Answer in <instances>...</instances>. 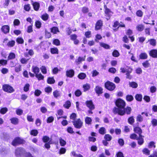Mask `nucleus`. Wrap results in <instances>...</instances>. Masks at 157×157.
I'll return each instance as SVG.
<instances>
[{
    "label": "nucleus",
    "instance_id": "6e6d98bb",
    "mask_svg": "<svg viewBox=\"0 0 157 157\" xmlns=\"http://www.w3.org/2000/svg\"><path fill=\"white\" fill-rule=\"evenodd\" d=\"M82 92L79 90H77L75 92V95L77 97H79L82 94Z\"/></svg>",
    "mask_w": 157,
    "mask_h": 157
},
{
    "label": "nucleus",
    "instance_id": "1a4fd4ad",
    "mask_svg": "<svg viewBox=\"0 0 157 157\" xmlns=\"http://www.w3.org/2000/svg\"><path fill=\"white\" fill-rule=\"evenodd\" d=\"M134 129L133 130L135 132L138 134L139 135V136L140 137H144V136H143L141 135V133H142V131L141 128L138 126L135 127L133 126Z\"/></svg>",
    "mask_w": 157,
    "mask_h": 157
},
{
    "label": "nucleus",
    "instance_id": "58836bf2",
    "mask_svg": "<svg viewBox=\"0 0 157 157\" xmlns=\"http://www.w3.org/2000/svg\"><path fill=\"white\" fill-rule=\"evenodd\" d=\"M38 133V131L36 129H34L31 131L30 134L34 136H36Z\"/></svg>",
    "mask_w": 157,
    "mask_h": 157
},
{
    "label": "nucleus",
    "instance_id": "e433bc0d",
    "mask_svg": "<svg viewBox=\"0 0 157 157\" xmlns=\"http://www.w3.org/2000/svg\"><path fill=\"white\" fill-rule=\"evenodd\" d=\"M59 143L60 145L62 146H64L66 144V142L61 137L59 138Z\"/></svg>",
    "mask_w": 157,
    "mask_h": 157
},
{
    "label": "nucleus",
    "instance_id": "b1692460",
    "mask_svg": "<svg viewBox=\"0 0 157 157\" xmlns=\"http://www.w3.org/2000/svg\"><path fill=\"white\" fill-rule=\"evenodd\" d=\"M148 42H149L150 45L154 46L156 44V40L154 39H151L148 40Z\"/></svg>",
    "mask_w": 157,
    "mask_h": 157
},
{
    "label": "nucleus",
    "instance_id": "680f3d73",
    "mask_svg": "<svg viewBox=\"0 0 157 157\" xmlns=\"http://www.w3.org/2000/svg\"><path fill=\"white\" fill-rule=\"evenodd\" d=\"M118 143L120 145L122 146L124 145V141L123 139H120L118 140Z\"/></svg>",
    "mask_w": 157,
    "mask_h": 157
},
{
    "label": "nucleus",
    "instance_id": "f8f14e48",
    "mask_svg": "<svg viewBox=\"0 0 157 157\" xmlns=\"http://www.w3.org/2000/svg\"><path fill=\"white\" fill-rule=\"evenodd\" d=\"M75 72L72 69L67 70L66 71V75L70 78H72L74 75Z\"/></svg>",
    "mask_w": 157,
    "mask_h": 157
},
{
    "label": "nucleus",
    "instance_id": "bf43d9fd",
    "mask_svg": "<svg viewBox=\"0 0 157 157\" xmlns=\"http://www.w3.org/2000/svg\"><path fill=\"white\" fill-rule=\"evenodd\" d=\"M136 15L139 17H142L143 15V12L140 10H138L136 12Z\"/></svg>",
    "mask_w": 157,
    "mask_h": 157
},
{
    "label": "nucleus",
    "instance_id": "7c9ffc66",
    "mask_svg": "<svg viewBox=\"0 0 157 157\" xmlns=\"http://www.w3.org/2000/svg\"><path fill=\"white\" fill-rule=\"evenodd\" d=\"M86 75L84 73H82L79 74L78 75V77L80 79H84L86 77Z\"/></svg>",
    "mask_w": 157,
    "mask_h": 157
},
{
    "label": "nucleus",
    "instance_id": "37998d69",
    "mask_svg": "<svg viewBox=\"0 0 157 157\" xmlns=\"http://www.w3.org/2000/svg\"><path fill=\"white\" fill-rule=\"evenodd\" d=\"M126 99L128 101H131L133 99V97L132 95H128L126 96Z\"/></svg>",
    "mask_w": 157,
    "mask_h": 157
},
{
    "label": "nucleus",
    "instance_id": "f704fd0d",
    "mask_svg": "<svg viewBox=\"0 0 157 157\" xmlns=\"http://www.w3.org/2000/svg\"><path fill=\"white\" fill-rule=\"evenodd\" d=\"M42 140L44 142L47 143L50 140L49 137L47 136H44L42 138Z\"/></svg>",
    "mask_w": 157,
    "mask_h": 157
},
{
    "label": "nucleus",
    "instance_id": "c03bdc74",
    "mask_svg": "<svg viewBox=\"0 0 157 157\" xmlns=\"http://www.w3.org/2000/svg\"><path fill=\"white\" fill-rule=\"evenodd\" d=\"M42 19L44 21L47 20L48 18V15L46 13H45L41 16Z\"/></svg>",
    "mask_w": 157,
    "mask_h": 157
},
{
    "label": "nucleus",
    "instance_id": "5701e85b",
    "mask_svg": "<svg viewBox=\"0 0 157 157\" xmlns=\"http://www.w3.org/2000/svg\"><path fill=\"white\" fill-rule=\"evenodd\" d=\"M53 95L55 98H57L60 96V93L59 91L56 90L53 92Z\"/></svg>",
    "mask_w": 157,
    "mask_h": 157
},
{
    "label": "nucleus",
    "instance_id": "a211bd4d",
    "mask_svg": "<svg viewBox=\"0 0 157 157\" xmlns=\"http://www.w3.org/2000/svg\"><path fill=\"white\" fill-rule=\"evenodd\" d=\"M85 123L88 125L91 124L92 121L91 118L88 117H86L85 118Z\"/></svg>",
    "mask_w": 157,
    "mask_h": 157
},
{
    "label": "nucleus",
    "instance_id": "a19ab883",
    "mask_svg": "<svg viewBox=\"0 0 157 157\" xmlns=\"http://www.w3.org/2000/svg\"><path fill=\"white\" fill-rule=\"evenodd\" d=\"M35 76L39 80L43 79L44 78V76L42 75L41 73L36 75Z\"/></svg>",
    "mask_w": 157,
    "mask_h": 157
},
{
    "label": "nucleus",
    "instance_id": "aec40b11",
    "mask_svg": "<svg viewBox=\"0 0 157 157\" xmlns=\"http://www.w3.org/2000/svg\"><path fill=\"white\" fill-rule=\"evenodd\" d=\"M51 32L54 34H56L57 32H59L58 28L56 27H54L51 28Z\"/></svg>",
    "mask_w": 157,
    "mask_h": 157
},
{
    "label": "nucleus",
    "instance_id": "bb28decb",
    "mask_svg": "<svg viewBox=\"0 0 157 157\" xmlns=\"http://www.w3.org/2000/svg\"><path fill=\"white\" fill-rule=\"evenodd\" d=\"M135 120L134 118V117L132 116L128 118V123L131 125H132L134 122Z\"/></svg>",
    "mask_w": 157,
    "mask_h": 157
},
{
    "label": "nucleus",
    "instance_id": "338daca9",
    "mask_svg": "<svg viewBox=\"0 0 157 157\" xmlns=\"http://www.w3.org/2000/svg\"><path fill=\"white\" fill-rule=\"evenodd\" d=\"M130 138L133 139H137L138 138V136L136 134L133 133L131 135Z\"/></svg>",
    "mask_w": 157,
    "mask_h": 157
},
{
    "label": "nucleus",
    "instance_id": "4be33fe9",
    "mask_svg": "<svg viewBox=\"0 0 157 157\" xmlns=\"http://www.w3.org/2000/svg\"><path fill=\"white\" fill-rule=\"evenodd\" d=\"M54 144V143L52 142V139H51L50 140L48 143H46L45 144L44 147L45 148L48 149L50 147V144Z\"/></svg>",
    "mask_w": 157,
    "mask_h": 157
},
{
    "label": "nucleus",
    "instance_id": "423d86ee",
    "mask_svg": "<svg viewBox=\"0 0 157 157\" xmlns=\"http://www.w3.org/2000/svg\"><path fill=\"white\" fill-rule=\"evenodd\" d=\"M116 106L118 107L117 108L123 109L125 106V103L123 100L118 99L116 101Z\"/></svg>",
    "mask_w": 157,
    "mask_h": 157
},
{
    "label": "nucleus",
    "instance_id": "c756f323",
    "mask_svg": "<svg viewBox=\"0 0 157 157\" xmlns=\"http://www.w3.org/2000/svg\"><path fill=\"white\" fill-rule=\"evenodd\" d=\"M99 132L102 135L106 133L105 129L103 127L101 128L99 130Z\"/></svg>",
    "mask_w": 157,
    "mask_h": 157
},
{
    "label": "nucleus",
    "instance_id": "e2e57ef3",
    "mask_svg": "<svg viewBox=\"0 0 157 157\" xmlns=\"http://www.w3.org/2000/svg\"><path fill=\"white\" fill-rule=\"evenodd\" d=\"M82 11L83 13H87L89 12L88 8L87 7H84L82 8Z\"/></svg>",
    "mask_w": 157,
    "mask_h": 157
},
{
    "label": "nucleus",
    "instance_id": "9d476101",
    "mask_svg": "<svg viewBox=\"0 0 157 157\" xmlns=\"http://www.w3.org/2000/svg\"><path fill=\"white\" fill-rule=\"evenodd\" d=\"M85 104L86 106L88 107L89 109H95L94 105L93 104L92 101H86Z\"/></svg>",
    "mask_w": 157,
    "mask_h": 157
},
{
    "label": "nucleus",
    "instance_id": "473e14b6",
    "mask_svg": "<svg viewBox=\"0 0 157 157\" xmlns=\"http://www.w3.org/2000/svg\"><path fill=\"white\" fill-rule=\"evenodd\" d=\"M104 139L107 141H110L112 139V137L109 134H106L104 137Z\"/></svg>",
    "mask_w": 157,
    "mask_h": 157
},
{
    "label": "nucleus",
    "instance_id": "864d4df0",
    "mask_svg": "<svg viewBox=\"0 0 157 157\" xmlns=\"http://www.w3.org/2000/svg\"><path fill=\"white\" fill-rule=\"evenodd\" d=\"M100 45L106 49H109V46L108 44L104 43H101Z\"/></svg>",
    "mask_w": 157,
    "mask_h": 157
},
{
    "label": "nucleus",
    "instance_id": "de8ad7c7",
    "mask_svg": "<svg viewBox=\"0 0 157 157\" xmlns=\"http://www.w3.org/2000/svg\"><path fill=\"white\" fill-rule=\"evenodd\" d=\"M119 53L117 50H115L112 53L113 56L115 57H117L119 56Z\"/></svg>",
    "mask_w": 157,
    "mask_h": 157
},
{
    "label": "nucleus",
    "instance_id": "7ed1b4c3",
    "mask_svg": "<svg viewBox=\"0 0 157 157\" xmlns=\"http://www.w3.org/2000/svg\"><path fill=\"white\" fill-rule=\"evenodd\" d=\"M75 127L76 128L80 129L83 125V122L80 119H78L72 121Z\"/></svg>",
    "mask_w": 157,
    "mask_h": 157
},
{
    "label": "nucleus",
    "instance_id": "4468645a",
    "mask_svg": "<svg viewBox=\"0 0 157 157\" xmlns=\"http://www.w3.org/2000/svg\"><path fill=\"white\" fill-rule=\"evenodd\" d=\"M150 56L153 58H157V50L153 49L150 51L149 53Z\"/></svg>",
    "mask_w": 157,
    "mask_h": 157
},
{
    "label": "nucleus",
    "instance_id": "603ef678",
    "mask_svg": "<svg viewBox=\"0 0 157 157\" xmlns=\"http://www.w3.org/2000/svg\"><path fill=\"white\" fill-rule=\"evenodd\" d=\"M16 42L19 44H22L24 43V40L22 38L18 37L17 38Z\"/></svg>",
    "mask_w": 157,
    "mask_h": 157
},
{
    "label": "nucleus",
    "instance_id": "49530a36",
    "mask_svg": "<svg viewBox=\"0 0 157 157\" xmlns=\"http://www.w3.org/2000/svg\"><path fill=\"white\" fill-rule=\"evenodd\" d=\"M8 111L7 108H3L1 109L0 110V113L2 114H5Z\"/></svg>",
    "mask_w": 157,
    "mask_h": 157
},
{
    "label": "nucleus",
    "instance_id": "0eeeda50",
    "mask_svg": "<svg viewBox=\"0 0 157 157\" xmlns=\"http://www.w3.org/2000/svg\"><path fill=\"white\" fill-rule=\"evenodd\" d=\"M2 89L4 91L9 93H12L14 91L13 88L8 84L4 85L2 86Z\"/></svg>",
    "mask_w": 157,
    "mask_h": 157
},
{
    "label": "nucleus",
    "instance_id": "2eb2a0df",
    "mask_svg": "<svg viewBox=\"0 0 157 157\" xmlns=\"http://www.w3.org/2000/svg\"><path fill=\"white\" fill-rule=\"evenodd\" d=\"M102 25V21L99 20L96 23L95 29L96 30H98L100 29Z\"/></svg>",
    "mask_w": 157,
    "mask_h": 157
},
{
    "label": "nucleus",
    "instance_id": "72a5a7b5",
    "mask_svg": "<svg viewBox=\"0 0 157 157\" xmlns=\"http://www.w3.org/2000/svg\"><path fill=\"white\" fill-rule=\"evenodd\" d=\"M135 98L136 100L138 101H141L142 100V96L141 94H137L136 95Z\"/></svg>",
    "mask_w": 157,
    "mask_h": 157
},
{
    "label": "nucleus",
    "instance_id": "f3484780",
    "mask_svg": "<svg viewBox=\"0 0 157 157\" xmlns=\"http://www.w3.org/2000/svg\"><path fill=\"white\" fill-rule=\"evenodd\" d=\"M32 70L33 71L35 74H38L40 71V69L38 67L33 66L32 67Z\"/></svg>",
    "mask_w": 157,
    "mask_h": 157
},
{
    "label": "nucleus",
    "instance_id": "dca6fc26",
    "mask_svg": "<svg viewBox=\"0 0 157 157\" xmlns=\"http://www.w3.org/2000/svg\"><path fill=\"white\" fill-rule=\"evenodd\" d=\"M32 5L35 10L37 11L38 10L40 6L39 3L37 2H33Z\"/></svg>",
    "mask_w": 157,
    "mask_h": 157
},
{
    "label": "nucleus",
    "instance_id": "4d7b16f0",
    "mask_svg": "<svg viewBox=\"0 0 157 157\" xmlns=\"http://www.w3.org/2000/svg\"><path fill=\"white\" fill-rule=\"evenodd\" d=\"M142 65L145 68H147L149 67L150 64L149 63L148 61H146L143 63Z\"/></svg>",
    "mask_w": 157,
    "mask_h": 157
},
{
    "label": "nucleus",
    "instance_id": "cd10ccee",
    "mask_svg": "<svg viewBox=\"0 0 157 157\" xmlns=\"http://www.w3.org/2000/svg\"><path fill=\"white\" fill-rule=\"evenodd\" d=\"M144 137H140L139 136V138L137 139L138 140V143L139 145H142L144 143V139L142 138Z\"/></svg>",
    "mask_w": 157,
    "mask_h": 157
},
{
    "label": "nucleus",
    "instance_id": "2f4dec72",
    "mask_svg": "<svg viewBox=\"0 0 157 157\" xmlns=\"http://www.w3.org/2000/svg\"><path fill=\"white\" fill-rule=\"evenodd\" d=\"M71 105V103L70 101H67L64 104L63 106L65 108L68 109L70 107Z\"/></svg>",
    "mask_w": 157,
    "mask_h": 157
},
{
    "label": "nucleus",
    "instance_id": "774afa93",
    "mask_svg": "<svg viewBox=\"0 0 157 157\" xmlns=\"http://www.w3.org/2000/svg\"><path fill=\"white\" fill-rule=\"evenodd\" d=\"M41 23L39 21H36L35 22L36 27L38 28H40L41 26Z\"/></svg>",
    "mask_w": 157,
    "mask_h": 157
},
{
    "label": "nucleus",
    "instance_id": "69168bd1",
    "mask_svg": "<svg viewBox=\"0 0 157 157\" xmlns=\"http://www.w3.org/2000/svg\"><path fill=\"white\" fill-rule=\"evenodd\" d=\"M29 84H26L24 88V90L25 92H27L29 90Z\"/></svg>",
    "mask_w": 157,
    "mask_h": 157
},
{
    "label": "nucleus",
    "instance_id": "79ce46f5",
    "mask_svg": "<svg viewBox=\"0 0 157 157\" xmlns=\"http://www.w3.org/2000/svg\"><path fill=\"white\" fill-rule=\"evenodd\" d=\"M136 28L138 31H141L143 30L144 28V26L141 25H139L136 26Z\"/></svg>",
    "mask_w": 157,
    "mask_h": 157
},
{
    "label": "nucleus",
    "instance_id": "ea45409f",
    "mask_svg": "<svg viewBox=\"0 0 157 157\" xmlns=\"http://www.w3.org/2000/svg\"><path fill=\"white\" fill-rule=\"evenodd\" d=\"M15 44V41L14 40H12L9 41L8 42L7 44V45L10 47H13L14 45Z\"/></svg>",
    "mask_w": 157,
    "mask_h": 157
},
{
    "label": "nucleus",
    "instance_id": "393cba45",
    "mask_svg": "<svg viewBox=\"0 0 157 157\" xmlns=\"http://www.w3.org/2000/svg\"><path fill=\"white\" fill-rule=\"evenodd\" d=\"M83 87L84 88V91H86L90 89V84L86 83L83 85Z\"/></svg>",
    "mask_w": 157,
    "mask_h": 157
},
{
    "label": "nucleus",
    "instance_id": "f257e3e1",
    "mask_svg": "<svg viewBox=\"0 0 157 157\" xmlns=\"http://www.w3.org/2000/svg\"><path fill=\"white\" fill-rule=\"evenodd\" d=\"M132 110L131 108L128 106H127L125 108L124 107L123 109L115 107L113 109V112L115 114L117 113L120 115L123 116L125 113L127 115L130 114Z\"/></svg>",
    "mask_w": 157,
    "mask_h": 157
},
{
    "label": "nucleus",
    "instance_id": "4c0bfd02",
    "mask_svg": "<svg viewBox=\"0 0 157 157\" xmlns=\"http://www.w3.org/2000/svg\"><path fill=\"white\" fill-rule=\"evenodd\" d=\"M129 85L130 86L133 88H136L138 86L137 84L134 82H129Z\"/></svg>",
    "mask_w": 157,
    "mask_h": 157
},
{
    "label": "nucleus",
    "instance_id": "ddd939ff",
    "mask_svg": "<svg viewBox=\"0 0 157 157\" xmlns=\"http://www.w3.org/2000/svg\"><path fill=\"white\" fill-rule=\"evenodd\" d=\"M94 90L96 93L98 95L103 93V89L99 86H96L94 89Z\"/></svg>",
    "mask_w": 157,
    "mask_h": 157
},
{
    "label": "nucleus",
    "instance_id": "a878e982",
    "mask_svg": "<svg viewBox=\"0 0 157 157\" xmlns=\"http://www.w3.org/2000/svg\"><path fill=\"white\" fill-rule=\"evenodd\" d=\"M55 81L53 77H49L47 80V82L48 84H53L55 82Z\"/></svg>",
    "mask_w": 157,
    "mask_h": 157
},
{
    "label": "nucleus",
    "instance_id": "5fc2aeb1",
    "mask_svg": "<svg viewBox=\"0 0 157 157\" xmlns=\"http://www.w3.org/2000/svg\"><path fill=\"white\" fill-rule=\"evenodd\" d=\"M53 44L56 46H58L60 45V42L59 40L56 39L54 40Z\"/></svg>",
    "mask_w": 157,
    "mask_h": 157
},
{
    "label": "nucleus",
    "instance_id": "f03ea898",
    "mask_svg": "<svg viewBox=\"0 0 157 157\" xmlns=\"http://www.w3.org/2000/svg\"><path fill=\"white\" fill-rule=\"evenodd\" d=\"M26 152L22 147L17 148L15 150V154L17 157H21L25 155Z\"/></svg>",
    "mask_w": 157,
    "mask_h": 157
},
{
    "label": "nucleus",
    "instance_id": "13d9d810",
    "mask_svg": "<svg viewBox=\"0 0 157 157\" xmlns=\"http://www.w3.org/2000/svg\"><path fill=\"white\" fill-rule=\"evenodd\" d=\"M108 71L109 72L114 74L116 73V69L114 67H111L109 69Z\"/></svg>",
    "mask_w": 157,
    "mask_h": 157
},
{
    "label": "nucleus",
    "instance_id": "a18cd8bd",
    "mask_svg": "<svg viewBox=\"0 0 157 157\" xmlns=\"http://www.w3.org/2000/svg\"><path fill=\"white\" fill-rule=\"evenodd\" d=\"M136 121L139 122H142L143 121V117L140 115H138L136 118Z\"/></svg>",
    "mask_w": 157,
    "mask_h": 157
},
{
    "label": "nucleus",
    "instance_id": "09e8293b",
    "mask_svg": "<svg viewBox=\"0 0 157 157\" xmlns=\"http://www.w3.org/2000/svg\"><path fill=\"white\" fill-rule=\"evenodd\" d=\"M51 52L53 54H58V49L56 48H52L51 49Z\"/></svg>",
    "mask_w": 157,
    "mask_h": 157
},
{
    "label": "nucleus",
    "instance_id": "052dcab7",
    "mask_svg": "<svg viewBox=\"0 0 157 157\" xmlns=\"http://www.w3.org/2000/svg\"><path fill=\"white\" fill-rule=\"evenodd\" d=\"M143 152L144 154H146L147 155H149L150 154V151L148 149L145 148L143 150Z\"/></svg>",
    "mask_w": 157,
    "mask_h": 157
},
{
    "label": "nucleus",
    "instance_id": "c9c22d12",
    "mask_svg": "<svg viewBox=\"0 0 157 157\" xmlns=\"http://www.w3.org/2000/svg\"><path fill=\"white\" fill-rule=\"evenodd\" d=\"M15 57V55L13 53H10L9 56L8 57V59H14Z\"/></svg>",
    "mask_w": 157,
    "mask_h": 157
},
{
    "label": "nucleus",
    "instance_id": "20e7f679",
    "mask_svg": "<svg viewBox=\"0 0 157 157\" xmlns=\"http://www.w3.org/2000/svg\"><path fill=\"white\" fill-rule=\"evenodd\" d=\"M25 140L19 137H17L14 139L12 142V144L13 146H16L19 144H24Z\"/></svg>",
    "mask_w": 157,
    "mask_h": 157
},
{
    "label": "nucleus",
    "instance_id": "6ab92c4d",
    "mask_svg": "<svg viewBox=\"0 0 157 157\" xmlns=\"http://www.w3.org/2000/svg\"><path fill=\"white\" fill-rule=\"evenodd\" d=\"M11 123L13 124L16 125L18 124L19 120L18 118L16 117H13L10 119Z\"/></svg>",
    "mask_w": 157,
    "mask_h": 157
},
{
    "label": "nucleus",
    "instance_id": "0e129e2a",
    "mask_svg": "<svg viewBox=\"0 0 157 157\" xmlns=\"http://www.w3.org/2000/svg\"><path fill=\"white\" fill-rule=\"evenodd\" d=\"M66 151V149L65 148H61L59 151V153L60 154H64Z\"/></svg>",
    "mask_w": 157,
    "mask_h": 157
},
{
    "label": "nucleus",
    "instance_id": "c85d7f7f",
    "mask_svg": "<svg viewBox=\"0 0 157 157\" xmlns=\"http://www.w3.org/2000/svg\"><path fill=\"white\" fill-rule=\"evenodd\" d=\"M147 56L146 53H142L140 55V58L141 59H145L147 58Z\"/></svg>",
    "mask_w": 157,
    "mask_h": 157
},
{
    "label": "nucleus",
    "instance_id": "3c124183",
    "mask_svg": "<svg viewBox=\"0 0 157 157\" xmlns=\"http://www.w3.org/2000/svg\"><path fill=\"white\" fill-rule=\"evenodd\" d=\"M54 120V118L52 116L49 117L47 119V123H50L52 122Z\"/></svg>",
    "mask_w": 157,
    "mask_h": 157
},
{
    "label": "nucleus",
    "instance_id": "9b49d317",
    "mask_svg": "<svg viewBox=\"0 0 157 157\" xmlns=\"http://www.w3.org/2000/svg\"><path fill=\"white\" fill-rule=\"evenodd\" d=\"M1 30L5 34H7L9 32L10 27L8 25H4L3 26Z\"/></svg>",
    "mask_w": 157,
    "mask_h": 157
},
{
    "label": "nucleus",
    "instance_id": "39448f33",
    "mask_svg": "<svg viewBox=\"0 0 157 157\" xmlns=\"http://www.w3.org/2000/svg\"><path fill=\"white\" fill-rule=\"evenodd\" d=\"M105 88L107 89L110 91L113 90L115 87V84L110 81L107 82L105 84Z\"/></svg>",
    "mask_w": 157,
    "mask_h": 157
},
{
    "label": "nucleus",
    "instance_id": "6e6552de",
    "mask_svg": "<svg viewBox=\"0 0 157 157\" xmlns=\"http://www.w3.org/2000/svg\"><path fill=\"white\" fill-rule=\"evenodd\" d=\"M104 8L105 10V16L108 17V18L107 19V20L109 19L113 14V13L110 10V9L107 8V6L105 5L104 6Z\"/></svg>",
    "mask_w": 157,
    "mask_h": 157
},
{
    "label": "nucleus",
    "instance_id": "8fccbe9b",
    "mask_svg": "<svg viewBox=\"0 0 157 157\" xmlns=\"http://www.w3.org/2000/svg\"><path fill=\"white\" fill-rule=\"evenodd\" d=\"M40 69L43 73L45 74L47 73V69L45 66H42L40 68Z\"/></svg>",
    "mask_w": 157,
    "mask_h": 157
},
{
    "label": "nucleus",
    "instance_id": "412c9836",
    "mask_svg": "<svg viewBox=\"0 0 157 157\" xmlns=\"http://www.w3.org/2000/svg\"><path fill=\"white\" fill-rule=\"evenodd\" d=\"M132 69H130V70L127 71V73H126V78H127L131 79L132 78V76L130 74L132 72Z\"/></svg>",
    "mask_w": 157,
    "mask_h": 157
}]
</instances>
